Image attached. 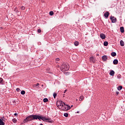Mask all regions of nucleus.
<instances>
[{"instance_id": "31", "label": "nucleus", "mask_w": 125, "mask_h": 125, "mask_svg": "<svg viewBox=\"0 0 125 125\" xmlns=\"http://www.w3.org/2000/svg\"><path fill=\"white\" fill-rule=\"evenodd\" d=\"M121 75L119 74L117 75V79H121Z\"/></svg>"}, {"instance_id": "7", "label": "nucleus", "mask_w": 125, "mask_h": 125, "mask_svg": "<svg viewBox=\"0 0 125 125\" xmlns=\"http://www.w3.org/2000/svg\"><path fill=\"white\" fill-rule=\"evenodd\" d=\"M107 59H108V58L107 57V56L104 55L102 57V60L104 62L106 61Z\"/></svg>"}, {"instance_id": "44", "label": "nucleus", "mask_w": 125, "mask_h": 125, "mask_svg": "<svg viewBox=\"0 0 125 125\" xmlns=\"http://www.w3.org/2000/svg\"><path fill=\"white\" fill-rule=\"evenodd\" d=\"M40 125H43L42 124H41Z\"/></svg>"}, {"instance_id": "36", "label": "nucleus", "mask_w": 125, "mask_h": 125, "mask_svg": "<svg viewBox=\"0 0 125 125\" xmlns=\"http://www.w3.org/2000/svg\"><path fill=\"white\" fill-rule=\"evenodd\" d=\"M57 107H60V103H57Z\"/></svg>"}, {"instance_id": "43", "label": "nucleus", "mask_w": 125, "mask_h": 125, "mask_svg": "<svg viewBox=\"0 0 125 125\" xmlns=\"http://www.w3.org/2000/svg\"><path fill=\"white\" fill-rule=\"evenodd\" d=\"M96 55H97V56H99V54H97Z\"/></svg>"}, {"instance_id": "25", "label": "nucleus", "mask_w": 125, "mask_h": 125, "mask_svg": "<svg viewBox=\"0 0 125 125\" xmlns=\"http://www.w3.org/2000/svg\"><path fill=\"white\" fill-rule=\"evenodd\" d=\"M54 14V13L53 12V11H50L49 12V15L51 16H52V15H53Z\"/></svg>"}, {"instance_id": "6", "label": "nucleus", "mask_w": 125, "mask_h": 125, "mask_svg": "<svg viewBox=\"0 0 125 125\" xmlns=\"http://www.w3.org/2000/svg\"><path fill=\"white\" fill-rule=\"evenodd\" d=\"M100 38L102 40H105V39H106V36H105V34H101Z\"/></svg>"}, {"instance_id": "15", "label": "nucleus", "mask_w": 125, "mask_h": 125, "mask_svg": "<svg viewBox=\"0 0 125 125\" xmlns=\"http://www.w3.org/2000/svg\"><path fill=\"white\" fill-rule=\"evenodd\" d=\"M120 32H121V33L125 32V28H124V27L122 26L120 27Z\"/></svg>"}, {"instance_id": "20", "label": "nucleus", "mask_w": 125, "mask_h": 125, "mask_svg": "<svg viewBox=\"0 0 125 125\" xmlns=\"http://www.w3.org/2000/svg\"><path fill=\"white\" fill-rule=\"evenodd\" d=\"M46 122H47V123H50L51 124H52V123H53V120L49 119V120H47Z\"/></svg>"}, {"instance_id": "40", "label": "nucleus", "mask_w": 125, "mask_h": 125, "mask_svg": "<svg viewBox=\"0 0 125 125\" xmlns=\"http://www.w3.org/2000/svg\"><path fill=\"white\" fill-rule=\"evenodd\" d=\"M67 90H67V89L63 91V93H66V92H67Z\"/></svg>"}, {"instance_id": "4", "label": "nucleus", "mask_w": 125, "mask_h": 125, "mask_svg": "<svg viewBox=\"0 0 125 125\" xmlns=\"http://www.w3.org/2000/svg\"><path fill=\"white\" fill-rule=\"evenodd\" d=\"M110 19L112 23H116L117 22V18H115L114 16H111Z\"/></svg>"}, {"instance_id": "21", "label": "nucleus", "mask_w": 125, "mask_h": 125, "mask_svg": "<svg viewBox=\"0 0 125 125\" xmlns=\"http://www.w3.org/2000/svg\"><path fill=\"white\" fill-rule=\"evenodd\" d=\"M104 46H107L108 45V42L105 41L104 42Z\"/></svg>"}, {"instance_id": "34", "label": "nucleus", "mask_w": 125, "mask_h": 125, "mask_svg": "<svg viewBox=\"0 0 125 125\" xmlns=\"http://www.w3.org/2000/svg\"><path fill=\"white\" fill-rule=\"evenodd\" d=\"M15 11L17 13H18V12H19L18 10H17V8H15Z\"/></svg>"}, {"instance_id": "41", "label": "nucleus", "mask_w": 125, "mask_h": 125, "mask_svg": "<svg viewBox=\"0 0 125 125\" xmlns=\"http://www.w3.org/2000/svg\"><path fill=\"white\" fill-rule=\"evenodd\" d=\"M63 104H64L63 105H64V106H67L68 105V104H65V103H63Z\"/></svg>"}, {"instance_id": "28", "label": "nucleus", "mask_w": 125, "mask_h": 125, "mask_svg": "<svg viewBox=\"0 0 125 125\" xmlns=\"http://www.w3.org/2000/svg\"><path fill=\"white\" fill-rule=\"evenodd\" d=\"M83 96H80V99H79L80 101H83Z\"/></svg>"}, {"instance_id": "42", "label": "nucleus", "mask_w": 125, "mask_h": 125, "mask_svg": "<svg viewBox=\"0 0 125 125\" xmlns=\"http://www.w3.org/2000/svg\"><path fill=\"white\" fill-rule=\"evenodd\" d=\"M14 115L16 116H18V114L17 113H15Z\"/></svg>"}, {"instance_id": "22", "label": "nucleus", "mask_w": 125, "mask_h": 125, "mask_svg": "<svg viewBox=\"0 0 125 125\" xmlns=\"http://www.w3.org/2000/svg\"><path fill=\"white\" fill-rule=\"evenodd\" d=\"M12 121L13 123H14V124L17 122V120L15 118L13 119Z\"/></svg>"}, {"instance_id": "32", "label": "nucleus", "mask_w": 125, "mask_h": 125, "mask_svg": "<svg viewBox=\"0 0 125 125\" xmlns=\"http://www.w3.org/2000/svg\"><path fill=\"white\" fill-rule=\"evenodd\" d=\"M67 107L68 110H70V109H71V106H69L68 104H67Z\"/></svg>"}, {"instance_id": "17", "label": "nucleus", "mask_w": 125, "mask_h": 125, "mask_svg": "<svg viewBox=\"0 0 125 125\" xmlns=\"http://www.w3.org/2000/svg\"><path fill=\"white\" fill-rule=\"evenodd\" d=\"M5 125L4 122H3V121H2L1 119H0V125Z\"/></svg>"}, {"instance_id": "24", "label": "nucleus", "mask_w": 125, "mask_h": 125, "mask_svg": "<svg viewBox=\"0 0 125 125\" xmlns=\"http://www.w3.org/2000/svg\"><path fill=\"white\" fill-rule=\"evenodd\" d=\"M122 89H123V86H119L118 87V90H122Z\"/></svg>"}, {"instance_id": "29", "label": "nucleus", "mask_w": 125, "mask_h": 125, "mask_svg": "<svg viewBox=\"0 0 125 125\" xmlns=\"http://www.w3.org/2000/svg\"><path fill=\"white\" fill-rule=\"evenodd\" d=\"M63 116L67 118L68 117V114L67 113H64Z\"/></svg>"}, {"instance_id": "27", "label": "nucleus", "mask_w": 125, "mask_h": 125, "mask_svg": "<svg viewBox=\"0 0 125 125\" xmlns=\"http://www.w3.org/2000/svg\"><path fill=\"white\" fill-rule=\"evenodd\" d=\"M21 94H22V95H24V94H25V92L24 90H22L21 92Z\"/></svg>"}, {"instance_id": "33", "label": "nucleus", "mask_w": 125, "mask_h": 125, "mask_svg": "<svg viewBox=\"0 0 125 125\" xmlns=\"http://www.w3.org/2000/svg\"><path fill=\"white\" fill-rule=\"evenodd\" d=\"M38 33H42V30L41 29H38L37 30Z\"/></svg>"}, {"instance_id": "11", "label": "nucleus", "mask_w": 125, "mask_h": 125, "mask_svg": "<svg viewBox=\"0 0 125 125\" xmlns=\"http://www.w3.org/2000/svg\"><path fill=\"white\" fill-rule=\"evenodd\" d=\"M59 103H60V106L61 107L60 109H62V108H63V106H64V104H63V102L62 101H60Z\"/></svg>"}, {"instance_id": "26", "label": "nucleus", "mask_w": 125, "mask_h": 125, "mask_svg": "<svg viewBox=\"0 0 125 125\" xmlns=\"http://www.w3.org/2000/svg\"><path fill=\"white\" fill-rule=\"evenodd\" d=\"M56 96H57V93H53V97H54V98H56Z\"/></svg>"}, {"instance_id": "23", "label": "nucleus", "mask_w": 125, "mask_h": 125, "mask_svg": "<svg viewBox=\"0 0 125 125\" xmlns=\"http://www.w3.org/2000/svg\"><path fill=\"white\" fill-rule=\"evenodd\" d=\"M74 45H75V46H78V45H79V42L76 41L74 42Z\"/></svg>"}, {"instance_id": "35", "label": "nucleus", "mask_w": 125, "mask_h": 125, "mask_svg": "<svg viewBox=\"0 0 125 125\" xmlns=\"http://www.w3.org/2000/svg\"><path fill=\"white\" fill-rule=\"evenodd\" d=\"M16 90H17V91L18 92H19V91H20V88H17L16 89Z\"/></svg>"}, {"instance_id": "39", "label": "nucleus", "mask_w": 125, "mask_h": 125, "mask_svg": "<svg viewBox=\"0 0 125 125\" xmlns=\"http://www.w3.org/2000/svg\"><path fill=\"white\" fill-rule=\"evenodd\" d=\"M56 61H59V60H60V59L59 58H57L56 59Z\"/></svg>"}, {"instance_id": "37", "label": "nucleus", "mask_w": 125, "mask_h": 125, "mask_svg": "<svg viewBox=\"0 0 125 125\" xmlns=\"http://www.w3.org/2000/svg\"><path fill=\"white\" fill-rule=\"evenodd\" d=\"M116 94H117V95H119V94H120V92L119 91H117L116 92Z\"/></svg>"}, {"instance_id": "2", "label": "nucleus", "mask_w": 125, "mask_h": 125, "mask_svg": "<svg viewBox=\"0 0 125 125\" xmlns=\"http://www.w3.org/2000/svg\"><path fill=\"white\" fill-rule=\"evenodd\" d=\"M28 116L30 122L35 120H38V115H31Z\"/></svg>"}, {"instance_id": "1", "label": "nucleus", "mask_w": 125, "mask_h": 125, "mask_svg": "<svg viewBox=\"0 0 125 125\" xmlns=\"http://www.w3.org/2000/svg\"><path fill=\"white\" fill-rule=\"evenodd\" d=\"M70 68V66L67 63L63 62L60 67V69L62 72H65V71H68Z\"/></svg>"}, {"instance_id": "18", "label": "nucleus", "mask_w": 125, "mask_h": 125, "mask_svg": "<svg viewBox=\"0 0 125 125\" xmlns=\"http://www.w3.org/2000/svg\"><path fill=\"white\" fill-rule=\"evenodd\" d=\"M43 101L44 103H46V102H48V99L44 98L43 99Z\"/></svg>"}, {"instance_id": "46", "label": "nucleus", "mask_w": 125, "mask_h": 125, "mask_svg": "<svg viewBox=\"0 0 125 125\" xmlns=\"http://www.w3.org/2000/svg\"><path fill=\"white\" fill-rule=\"evenodd\" d=\"M77 113H79V111H78Z\"/></svg>"}, {"instance_id": "10", "label": "nucleus", "mask_w": 125, "mask_h": 125, "mask_svg": "<svg viewBox=\"0 0 125 125\" xmlns=\"http://www.w3.org/2000/svg\"><path fill=\"white\" fill-rule=\"evenodd\" d=\"M110 76H112V77H114L115 75V71L114 70H111L109 73Z\"/></svg>"}, {"instance_id": "12", "label": "nucleus", "mask_w": 125, "mask_h": 125, "mask_svg": "<svg viewBox=\"0 0 125 125\" xmlns=\"http://www.w3.org/2000/svg\"><path fill=\"white\" fill-rule=\"evenodd\" d=\"M109 12H105L104 14V17H105V18H108V17H109Z\"/></svg>"}, {"instance_id": "13", "label": "nucleus", "mask_w": 125, "mask_h": 125, "mask_svg": "<svg viewBox=\"0 0 125 125\" xmlns=\"http://www.w3.org/2000/svg\"><path fill=\"white\" fill-rule=\"evenodd\" d=\"M118 62H119V61H118L117 59L114 60L113 62L114 65H117V64H118Z\"/></svg>"}, {"instance_id": "19", "label": "nucleus", "mask_w": 125, "mask_h": 125, "mask_svg": "<svg viewBox=\"0 0 125 125\" xmlns=\"http://www.w3.org/2000/svg\"><path fill=\"white\" fill-rule=\"evenodd\" d=\"M2 81H3V79H2L1 78H0V84H3V82Z\"/></svg>"}, {"instance_id": "8", "label": "nucleus", "mask_w": 125, "mask_h": 125, "mask_svg": "<svg viewBox=\"0 0 125 125\" xmlns=\"http://www.w3.org/2000/svg\"><path fill=\"white\" fill-rule=\"evenodd\" d=\"M90 62H93V63H95V59L93 57H90Z\"/></svg>"}, {"instance_id": "45", "label": "nucleus", "mask_w": 125, "mask_h": 125, "mask_svg": "<svg viewBox=\"0 0 125 125\" xmlns=\"http://www.w3.org/2000/svg\"><path fill=\"white\" fill-rule=\"evenodd\" d=\"M71 107H73V105H71Z\"/></svg>"}, {"instance_id": "14", "label": "nucleus", "mask_w": 125, "mask_h": 125, "mask_svg": "<svg viewBox=\"0 0 125 125\" xmlns=\"http://www.w3.org/2000/svg\"><path fill=\"white\" fill-rule=\"evenodd\" d=\"M111 55L112 56V57H115V56H117V53L115 52H112Z\"/></svg>"}, {"instance_id": "9", "label": "nucleus", "mask_w": 125, "mask_h": 125, "mask_svg": "<svg viewBox=\"0 0 125 125\" xmlns=\"http://www.w3.org/2000/svg\"><path fill=\"white\" fill-rule=\"evenodd\" d=\"M62 111H68L67 106L63 105L62 107Z\"/></svg>"}, {"instance_id": "16", "label": "nucleus", "mask_w": 125, "mask_h": 125, "mask_svg": "<svg viewBox=\"0 0 125 125\" xmlns=\"http://www.w3.org/2000/svg\"><path fill=\"white\" fill-rule=\"evenodd\" d=\"M120 45H121V46L125 45V42H124L123 40L120 41Z\"/></svg>"}, {"instance_id": "3", "label": "nucleus", "mask_w": 125, "mask_h": 125, "mask_svg": "<svg viewBox=\"0 0 125 125\" xmlns=\"http://www.w3.org/2000/svg\"><path fill=\"white\" fill-rule=\"evenodd\" d=\"M37 120H39V121H41V120H42V121H49V118H46L45 117H42L40 115H37Z\"/></svg>"}, {"instance_id": "5", "label": "nucleus", "mask_w": 125, "mask_h": 125, "mask_svg": "<svg viewBox=\"0 0 125 125\" xmlns=\"http://www.w3.org/2000/svg\"><path fill=\"white\" fill-rule=\"evenodd\" d=\"M28 122H30L29 116L24 119L23 123V124H26V123H28Z\"/></svg>"}, {"instance_id": "30", "label": "nucleus", "mask_w": 125, "mask_h": 125, "mask_svg": "<svg viewBox=\"0 0 125 125\" xmlns=\"http://www.w3.org/2000/svg\"><path fill=\"white\" fill-rule=\"evenodd\" d=\"M21 10H25V7L24 6H21Z\"/></svg>"}, {"instance_id": "38", "label": "nucleus", "mask_w": 125, "mask_h": 125, "mask_svg": "<svg viewBox=\"0 0 125 125\" xmlns=\"http://www.w3.org/2000/svg\"><path fill=\"white\" fill-rule=\"evenodd\" d=\"M36 86H38V85H40V83H37V84H35Z\"/></svg>"}]
</instances>
